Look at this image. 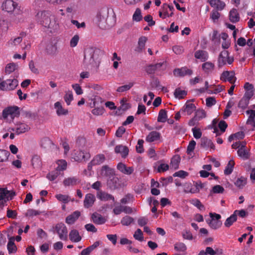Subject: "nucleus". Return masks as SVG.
Masks as SVG:
<instances>
[{"label": "nucleus", "mask_w": 255, "mask_h": 255, "mask_svg": "<svg viewBox=\"0 0 255 255\" xmlns=\"http://www.w3.org/2000/svg\"><path fill=\"white\" fill-rule=\"evenodd\" d=\"M2 9L7 12H11L14 10L15 8V4L13 1L11 0H6L2 4Z\"/></svg>", "instance_id": "16"}, {"label": "nucleus", "mask_w": 255, "mask_h": 255, "mask_svg": "<svg viewBox=\"0 0 255 255\" xmlns=\"http://www.w3.org/2000/svg\"><path fill=\"white\" fill-rule=\"evenodd\" d=\"M201 146L205 148L210 147L211 149L214 150L215 146L211 140L206 137H202L201 139Z\"/></svg>", "instance_id": "21"}, {"label": "nucleus", "mask_w": 255, "mask_h": 255, "mask_svg": "<svg viewBox=\"0 0 255 255\" xmlns=\"http://www.w3.org/2000/svg\"><path fill=\"white\" fill-rule=\"evenodd\" d=\"M41 213V212L37 211L32 209L27 210L25 215L26 217H33L34 216L39 215Z\"/></svg>", "instance_id": "62"}, {"label": "nucleus", "mask_w": 255, "mask_h": 255, "mask_svg": "<svg viewBox=\"0 0 255 255\" xmlns=\"http://www.w3.org/2000/svg\"><path fill=\"white\" fill-rule=\"evenodd\" d=\"M234 165L235 162L234 160H230L224 170V174L225 175H230L231 174L233 170Z\"/></svg>", "instance_id": "45"}, {"label": "nucleus", "mask_w": 255, "mask_h": 255, "mask_svg": "<svg viewBox=\"0 0 255 255\" xmlns=\"http://www.w3.org/2000/svg\"><path fill=\"white\" fill-rule=\"evenodd\" d=\"M30 129L29 125L17 122L15 125V128H10V129L13 131H15L17 134H21L28 131Z\"/></svg>", "instance_id": "9"}, {"label": "nucleus", "mask_w": 255, "mask_h": 255, "mask_svg": "<svg viewBox=\"0 0 255 255\" xmlns=\"http://www.w3.org/2000/svg\"><path fill=\"white\" fill-rule=\"evenodd\" d=\"M237 217L236 216V215L233 213L226 220L224 225L226 227L229 228L237 221Z\"/></svg>", "instance_id": "41"}, {"label": "nucleus", "mask_w": 255, "mask_h": 255, "mask_svg": "<svg viewBox=\"0 0 255 255\" xmlns=\"http://www.w3.org/2000/svg\"><path fill=\"white\" fill-rule=\"evenodd\" d=\"M104 108L102 107H98L92 111V113L95 116H101L104 112Z\"/></svg>", "instance_id": "64"}, {"label": "nucleus", "mask_w": 255, "mask_h": 255, "mask_svg": "<svg viewBox=\"0 0 255 255\" xmlns=\"http://www.w3.org/2000/svg\"><path fill=\"white\" fill-rule=\"evenodd\" d=\"M230 20L233 23L238 22L240 20L239 14L236 9H232L230 11Z\"/></svg>", "instance_id": "32"}, {"label": "nucleus", "mask_w": 255, "mask_h": 255, "mask_svg": "<svg viewBox=\"0 0 255 255\" xmlns=\"http://www.w3.org/2000/svg\"><path fill=\"white\" fill-rule=\"evenodd\" d=\"M237 153L244 160H247L250 158V153L247 148H239L237 151Z\"/></svg>", "instance_id": "37"}, {"label": "nucleus", "mask_w": 255, "mask_h": 255, "mask_svg": "<svg viewBox=\"0 0 255 255\" xmlns=\"http://www.w3.org/2000/svg\"><path fill=\"white\" fill-rule=\"evenodd\" d=\"M134 238L140 242L143 241V233L140 229H137L133 234Z\"/></svg>", "instance_id": "55"}, {"label": "nucleus", "mask_w": 255, "mask_h": 255, "mask_svg": "<svg viewBox=\"0 0 255 255\" xmlns=\"http://www.w3.org/2000/svg\"><path fill=\"white\" fill-rule=\"evenodd\" d=\"M102 171H105V175L111 178L112 177L115 175V171L114 169L110 168L108 165H104L102 167Z\"/></svg>", "instance_id": "33"}, {"label": "nucleus", "mask_w": 255, "mask_h": 255, "mask_svg": "<svg viewBox=\"0 0 255 255\" xmlns=\"http://www.w3.org/2000/svg\"><path fill=\"white\" fill-rule=\"evenodd\" d=\"M64 99L68 105L70 104L71 102L73 100L72 92L68 91L64 97Z\"/></svg>", "instance_id": "63"}, {"label": "nucleus", "mask_w": 255, "mask_h": 255, "mask_svg": "<svg viewBox=\"0 0 255 255\" xmlns=\"http://www.w3.org/2000/svg\"><path fill=\"white\" fill-rule=\"evenodd\" d=\"M46 51L49 55H55L58 51L56 43H50L46 46Z\"/></svg>", "instance_id": "28"}, {"label": "nucleus", "mask_w": 255, "mask_h": 255, "mask_svg": "<svg viewBox=\"0 0 255 255\" xmlns=\"http://www.w3.org/2000/svg\"><path fill=\"white\" fill-rule=\"evenodd\" d=\"M108 184L111 187L114 188H118L122 186V185L120 182V179L118 177H116L115 176H113L111 178H110V180L108 181Z\"/></svg>", "instance_id": "34"}, {"label": "nucleus", "mask_w": 255, "mask_h": 255, "mask_svg": "<svg viewBox=\"0 0 255 255\" xmlns=\"http://www.w3.org/2000/svg\"><path fill=\"white\" fill-rule=\"evenodd\" d=\"M80 180L76 177H71L65 178L63 180V184L65 186H74L80 182Z\"/></svg>", "instance_id": "22"}, {"label": "nucleus", "mask_w": 255, "mask_h": 255, "mask_svg": "<svg viewBox=\"0 0 255 255\" xmlns=\"http://www.w3.org/2000/svg\"><path fill=\"white\" fill-rule=\"evenodd\" d=\"M174 95L176 98L180 99L183 98L187 95V92L181 90L180 88H177L174 91Z\"/></svg>", "instance_id": "48"}, {"label": "nucleus", "mask_w": 255, "mask_h": 255, "mask_svg": "<svg viewBox=\"0 0 255 255\" xmlns=\"http://www.w3.org/2000/svg\"><path fill=\"white\" fill-rule=\"evenodd\" d=\"M220 80L223 82L228 81L231 84H234L237 78L234 71H225L221 75Z\"/></svg>", "instance_id": "8"}, {"label": "nucleus", "mask_w": 255, "mask_h": 255, "mask_svg": "<svg viewBox=\"0 0 255 255\" xmlns=\"http://www.w3.org/2000/svg\"><path fill=\"white\" fill-rule=\"evenodd\" d=\"M2 117L4 119L10 116L12 119L19 116V108L17 106H11L5 108L2 111Z\"/></svg>", "instance_id": "6"}, {"label": "nucleus", "mask_w": 255, "mask_h": 255, "mask_svg": "<svg viewBox=\"0 0 255 255\" xmlns=\"http://www.w3.org/2000/svg\"><path fill=\"white\" fill-rule=\"evenodd\" d=\"M191 203L200 210H205L204 206L201 203L199 200L197 199H193L191 200Z\"/></svg>", "instance_id": "61"}, {"label": "nucleus", "mask_w": 255, "mask_h": 255, "mask_svg": "<svg viewBox=\"0 0 255 255\" xmlns=\"http://www.w3.org/2000/svg\"><path fill=\"white\" fill-rule=\"evenodd\" d=\"M61 174V172L58 171V169H56L54 171L49 173L46 177L50 181H54L57 177Z\"/></svg>", "instance_id": "46"}, {"label": "nucleus", "mask_w": 255, "mask_h": 255, "mask_svg": "<svg viewBox=\"0 0 255 255\" xmlns=\"http://www.w3.org/2000/svg\"><path fill=\"white\" fill-rule=\"evenodd\" d=\"M9 22L4 19L0 20V28L4 32L7 31L9 27Z\"/></svg>", "instance_id": "56"}, {"label": "nucleus", "mask_w": 255, "mask_h": 255, "mask_svg": "<svg viewBox=\"0 0 255 255\" xmlns=\"http://www.w3.org/2000/svg\"><path fill=\"white\" fill-rule=\"evenodd\" d=\"M117 168L121 173L128 175L131 174L134 171L133 167H128L122 162H119Z\"/></svg>", "instance_id": "11"}, {"label": "nucleus", "mask_w": 255, "mask_h": 255, "mask_svg": "<svg viewBox=\"0 0 255 255\" xmlns=\"http://www.w3.org/2000/svg\"><path fill=\"white\" fill-rule=\"evenodd\" d=\"M134 221V219L131 217L126 216L123 217L121 220V224L123 226H129Z\"/></svg>", "instance_id": "50"}, {"label": "nucleus", "mask_w": 255, "mask_h": 255, "mask_svg": "<svg viewBox=\"0 0 255 255\" xmlns=\"http://www.w3.org/2000/svg\"><path fill=\"white\" fill-rule=\"evenodd\" d=\"M58 166L56 168V169H58V171L60 172L65 170L67 167V162L64 160H59L57 162Z\"/></svg>", "instance_id": "52"}, {"label": "nucleus", "mask_w": 255, "mask_h": 255, "mask_svg": "<svg viewBox=\"0 0 255 255\" xmlns=\"http://www.w3.org/2000/svg\"><path fill=\"white\" fill-rule=\"evenodd\" d=\"M206 112L203 109H198L196 111L194 117L198 120L206 117Z\"/></svg>", "instance_id": "53"}, {"label": "nucleus", "mask_w": 255, "mask_h": 255, "mask_svg": "<svg viewBox=\"0 0 255 255\" xmlns=\"http://www.w3.org/2000/svg\"><path fill=\"white\" fill-rule=\"evenodd\" d=\"M211 228L214 230H217L220 228L222 225L221 221H216L214 218L209 219L206 221Z\"/></svg>", "instance_id": "29"}, {"label": "nucleus", "mask_w": 255, "mask_h": 255, "mask_svg": "<svg viewBox=\"0 0 255 255\" xmlns=\"http://www.w3.org/2000/svg\"><path fill=\"white\" fill-rule=\"evenodd\" d=\"M147 40L145 36L140 37L138 41L137 46L135 48V51L137 53H141L144 49L145 44Z\"/></svg>", "instance_id": "18"}, {"label": "nucleus", "mask_w": 255, "mask_h": 255, "mask_svg": "<svg viewBox=\"0 0 255 255\" xmlns=\"http://www.w3.org/2000/svg\"><path fill=\"white\" fill-rule=\"evenodd\" d=\"M195 57L200 59L201 61H205L208 58V54L207 52L204 50H198L195 52L194 54Z\"/></svg>", "instance_id": "26"}, {"label": "nucleus", "mask_w": 255, "mask_h": 255, "mask_svg": "<svg viewBox=\"0 0 255 255\" xmlns=\"http://www.w3.org/2000/svg\"><path fill=\"white\" fill-rule=\"evenodd\" d=\"M10 153L4 149H0V162H6L8 160Z\"/></svg>", "instance_id": "43"}, {"label": "nucleus", "mask_w": 255, "mask_h": 255, "mask_svg": "<svg viewBox=\"0 0 255 255\" xmlns=\"http://www.w3.org/2000/svg\"><path fill=\"white\" fill-rule=\"evenodd\" d=\"M90 155L88 152H85L83 151H77L74 155V159L77 161H82V160H86L89 159Z\"/></svg>", "instance_id": "14"}, {"label": "nucleus", "mask_w": 255, "mask_h": 255, "mask_svg": "<svg viewBox=\"0 0 255 255\" xmlns=\"http://www.w3.org/2000/svg\"><path fill=\"white\" fill-rule=\"evenodd\" d=\"M115 152L121 154L123 158H126L128 154L129 150L126 146L118 145L115 147Z\"/></svg>", "instance_id": "13"}, {"label": "nucleus", "mask_w": 255, "mask_h": 255, "mask_svg": "<svg viewBox=\"0 0 255 255\" xmlns=\"http://www.w3.org/2000/svg\"><path fill=\"white\" fill-rule=\"evenodd\" d=\"M52 144V141L48 137H46L42 138L40 142L41 147L44 148L50 147Z\"/></svg>", "instance_id": "40"}, {"label": "nucleus", "mask_w": 255, "mask_h": 255, "mask_svg": "<svg viewBox=\"0 0 255 255\" xmlns=\"http://www.w3.org/2000/svg\"><path fill=\"white\" fill-rule=\"evenodd\" d=\"M70 240L72 242L77 243L81 240V237L80 236L79 232L75 229L72 230L69 233Z\"/></svg>", "instance_id": "24"}, {"label": "nucleus", "mask_w": 255, "mask_h": 255, "mask_svg": "<svg viewBox=\"0 0 255 255\" xmlns=\"http://www.w3.org/2000/svg\"><path fill=\"white\" fill-rule=\"evenodd\" d=\"M96 198L94 195L91 193L87 194L85 195V199L84 200V206L86 208H89L93 206Z\"/></svg>", "instance_id": "12"}, {"label": "nucleus", "mask_w": 255, "mask_h": 255, "mask_svg": "<svg viewBox=\"0 0 255 255\" xmlns=\"http://www.w3.org/2000/svg\"><path fill=\"white\" fill-rule=\"evenodd\" d=\"M233 61V57H229L228 51L224 50L222 51L219 54L218 59V65L220 68L226 65L227 63L229 64H231Z\"/></svg>", "instance_id": "5"}, {"label": "nucleus", "mask_w": 255, "mask_h": 255, "mask_svg": "<svg viewBox=\"0 0 255 255\" xmlns=\"http://www.w3.org/2000/svg\"><path fill=\"white\" fill-rule=\"evenodd\" d=\"M249 100L245 98L244 97H243V98L239 101L238 105V107L239 108H241L243 110H245L248 107V105L249 104Z\"/></svg>", "instance_id": "49"}, {"label": "nucleus", "mask_w": 255, "mask_h": 255, "mask_svg": "<svg viewBox=\"0 0 255 255\" xmlns=\"http://www.w3.org/2000/svg\"><path fill=\"white\" fill-rule=\"evenodd\" d=\"M25 35L23 33L20 34V36L13 39H11L8 42V45L9 46H16L20 44L22 40V37Z\"/></svg>", "instance_id": "36"}, {"label": "nucleus", "mask_w": 255, "mask_h": 255, "mask_svg": "<svg viewBox=\"0 0 255 255\" xmlns=\"http://www.w3.org/2000/svg\"><path fill=\"white\" fill-rule=\"evenodd\" d=\"M97 197L99 199L102 201H108L110 200L114 201V196L102 191H100L98 192Z\"/></svg>", "instance_id": "27"}, {"label": "nucleus", "mask_w": 255, "mask_h": 255, "mask_svg": "<svg viewBox=\"0 0 255 255\" xmlns=\"http://www.w3.org/2000/svg\"><path fill=\"white\" fill-rule=\"evenodd\" d=\"M102 51L95 47H90L86 48L84 52V62L86 65L93 64L98 60L99 55Z\"/></svg>", "instance_id": "3"}, {"label": "nucleus", "mask_w": 255, "mask_h": 255, "mask_svg": "<svg viewBox=\"0 0 255 255\" xmlns=\"http://www.w3.org/2000/svg\"><path fill=\"white\" fill-rule=\"evenodd\" d=\"M81 213L78 211L74 212L72 214L68 215L65 219V222L69 225H72L75 223V222L79 218L80 216Z\"/></svg>", "instance_id": "15"}, {"label": "nucleus", "mask_w": 255, "mask_h": 255, "mask_svg": "<svg viewBox=\"0 0 255 255\" xmlns=\"http://www.w3.org/2000/svg\"><path fill=\"white\" fill-rule=\"evenodd\" d=\"M53 232L56 233L60 239L66 241L68 239V231L66 226L62 223L57 224L53 227Z\"/></svg>", "instance_id": "4"}, {"label": "nucleus", "mask_w": 255, "mask_h": 255, "mask_svg": "<svg viewBox=\"0 0 255 255\" xmlns=\"http://www.w3.org/2000/svg\"><path fill=\"white\" fill-rule=\"evenodd\" d=\"M17 65L12 63H9L6 65L5 67V72L7 74H10L12 72H13L16 69Z\"/></svg>", "instance_id": "59"}, {"label": "nucleus", "mask_w": 255, "mask_h": 255, "mask_svg": "<svg viewBox=\"0 0 255 255\" xmlns=\"http://www.w3.org/2000/svg\"><path fill=\"white\" fill-rule=\"evenodd\" d=\"M202 68L205 73H209L214 69L215 65L211 62H206L202 64Z\"/></svg>", "instance_id": "35"}, {"label": "nucleus", "mask_w": 255, "mask_h": 255, "mask_svg": "<svg viewBox=\"0 0 255 255\" xmlns=\"http://www.w3.org/2000/svg\"><path fill=\"white\" fill-rule=\"evenodd\" d=\"M133 86V84L132 83H129L128 85H125L118 87L117 91L118 92H124L129 90Z\"/></svg>", "instance_id": "58"}, {"label": "nucleus", "mask_w": 255, "mask_h": 255, "mask_svg": "<svg viewBox=\"0 0 255 255\" xmlns=\"http://www.w3.org/2000/svg\"><path fill=\"white\" fill-rule=\"evenodd\" d=\"M7 250L9 254L15 253L17 250V248L14 243V238H9V241L7 245Z\"/></svg>", "instance_id": "39"}, {"label": "nucleus", "mask_w": 255, "mask_h": 255, "mask_svg": "<svg viewBox=\"0 0 255 255\" xmlns=\"http://www.w3.org/2000/svg\"><path fill=\"white\" fill-rule=\"evenodd\" d=\"M162 65V63H157L154 65L151 64L147 66L145 68V71L149 74H154L155 71L159 69Z\"/></svg>", "instance_id": "30"}, {"label": "nucleus", "mask_w": 255, "mask_h": 255, "mask_svg": "<svg viewBox=\"0 0 255 255\" xmlns=\"http://www.w3.org/2000/svg\"><path fill=\"white\" fill-rule=\"evenodd\" d=\"M54 107L56 109V114L58 116L66 115L68 113V111L63 108L61 104L59 102L55 103Z\"/></svg>", "instance_id": "31"}, {"label": "nucleus", "mask_w": 255, "mask_h": 255, "mask_svg": "<svg viewBox=\"0 0 255 255\" xmlns=\"http://www.w3.org/2000/svg\"><path fill=\"white\" fill-rule=\"evenodd\" d=\"M167 119V111L164 109L161 110L158 114L157 121L161 123H165Z\"/></svg>", "instance_id": "42"}, {"label": "nucleus", "mask_w": 255, "mask_h": 255, "mask_svg": "<svg viewBox=\"0 0 255 255\" xmlns=\"http://www.w3.org/2000/svg\"><path fill=\"white\" fill-rule=\"evenodd\" d=\"M174 249L177 252H184L186 251L187 247L183 243H177L174 245Z\"/></svg>", "instance_id": "51"}, {"label": "nucleus", "mask_w": 255, "mask_h": 255, "mask_svg": "<svg viewBox=\"0 0 255 255\" xmlns=\"http://www.w3.org/2000/svg\"><path fill=\"white\" fill-rule=\"evenodd\" d=\"M180 160L181 158L179 155H174L171 160V162L170 164V167L174 169H177L178 168Z\"/></svg>", "instance_id": "38"}, {"label": "nucleus", "mask_w": 255, "mask_h": 255, "mask_svg": "<svg viewBox=\"0 0 255 255\" xmlns=\"http://www.w3.org/2000/svg\"><path fill=\"white\" fill-rule=\"evenodd\" d=\"M235 185L239 188L243 187L247 184V179L244 177L237 178L234 182Z\"/></svg>", "instance_id": "44"}, {"label": "nucleus", "mask_w": 255, "mask_h": 255, "mask_svg": "<svg viewBox=\"0 0 255 255\" xmlns=\"http://www.w3.org/2000/svg\"><path fill=\"white\" fill-rule=\"evenodd\" d=\"M18 84L15 79H7L0 83V89L2 90H13Z\"/></svg>", "instance_id": "7"}, {"label": "nucleus", "mask_w": 255, "mask_h": 255, "mask_svg": "<svg viewBox=\"0 0 255 255\" xmlns=\"http://www.w3.org/2000/svg\"><path fill=\"white\" fill-rule=\"evenodd\" d=\"M193 73L192 70L188 69L186 67H183L181 68L174 69L173 74L176 76L183 77L186 75H191Z\"/></svg>", "instance_id": "10"}, {"label": "nucleus", "mask_w": 255, "mask_h": 255, "mask_svg": "<svg viewBox=\"0 0 255 255\" xmlns=\"http://www.w3.org/2000/svg\"><path fill=\"white\" fill-rule=\"evenodd\" d=\"M56 198L58 201L62 202L64 203H67L70 201V197L66 195L57 194L56 195Z\"/></svg>", "instance_id": "54"}, {"label": "nucleus", "mask_w": 255, "mask_h": 255, "mask_svg": "<svg viewBox=\"0 0 255 255\" xmlns=\"http://www.w3.org/2000/svg\"><path fill=\"white\" fill-rule=\"evenodd\" d=\"M91 218L93 222L97 225L104 224L106 221V219L104 217L97 213H94L92 215Z\"/></svg>", "instance_id": "17"}, {"label": "nucleus", "mask_w": 255, "mask_h": 255, "mask_svg": "<svg viewBox=\"0 0 255 255\" xmlns=\"http://www.w3.org/2000/svg\"><path fill=\"white\" fill-rule=\"evenodd\" d=\"M209 2L212 7H215L219 10L223 9L226 5L225 2L220 0H211Z\"/></svg>", "instance_id": "25"}, {"label": "nucleus", "mask_w": 255, "mask_h": 255, "mask_svg": "<svg viewBox=\"0 0 255 255\" xmlns=\"http://www.w3.org/2000/svg\"><path fill=\"white\" fill-rule=\"evenodd\" d=\"M31 164L34 167H38L41 165V160L37 155L33 156L31 159Z\"/></svg>", "instance_id": "57"}, {"label": "nucleus", "mask_w": 255, "mask_h": 255, "mask_svg": "<svg viewBox=\"0 0 255 255\" xmlns=\"http://www.w3.org/2000/svg\"><path fill=\"white\" fill-rule=\"evenodd\" d=\"M132 19L136 21H139L142 19L141 14V10L139 8H137L132 16Z\"/></svg>", "instance_id": "60"}, {"label": "nucleus", "mask_w": 255, "mask_h": 255, "mask_svg": "<svg viewBox=\"0 0 255 255\" xmlns=\"http://www.w3.org/2000/svg\"><path fill=\"white\" fill-rule=\"evenodd\" d=\"M109 9L103 8L98 13L97 22L100 28L109 29L114 25L115 19L113 16H109Z\"/></svg>", "instance_id": "2"}, {"label": "nucleus", "mask_w": 255, "mask_h": 255, "mask_svg": "<svg viewBox=\"0 0 255 255\" xmlns=\"http://www.w3.org/2000/svg\"><path fill=\"white\" fill-rule=\"evenodd\" d=\"M105 159V156L103 154H99L93 158L90 163L92 165H100L103 163Z\"/></svg>", "instance_id": "20"}, {"label": "nucleus", "mask_w": 255, "mask_h": 255, "mask_svg": "<svg viewBox=\"0 0 255 255\" xmlns=\"http://www.w3.org/2000/svg\"><path fill=\"white\" fill-rule=\"evenodd\" d=\"M36 20L50 32L57 31L60 27L58 19L48 11H38L36 16Z\"/></svg>", "instance_id": "1"}, {"label": "nucleus", "mask_w": 255, "mask_h": 255, "mask_svg": "<svg viewBox=\"0 0 255 255\" xmlns=\"http://www.w3.org/2000/svg\"><path fill=\"white\" fill-rule=\"evenodd\" d=\"M195 189L191 188L189 191L184 190L185 192H191L192 193H198L200 191V189H202L204 187V184L201 183L200 181H197L195 183Z\"/></svg>", "instance_id": "47"}, {"label": "nucleus", "mask_w": 255, "mask_h": 255, "mask_svg": "<svg viewBox=\"0 0 255 255\" xmlns=\"http://www.w3.org/2000/svg\"><path fill=\"white\" fill-rule=\"evenodd\" d=\"M196 108V107L194 104L188 101L186 103L183 108L184 112L186 113L188 115H190L195 111Z\"/></svg>", "instance_id": "23"}, {"label": "nucleus", "mask_w": 255, "mask_h": 255, "mask_svg": "<svg viewBox=\"0 0 255 255\" xmlns=\"http://www.w3.org/2000/svg\"><path fill=\"white\" fill-rule=\"evenodd\" d=\"M160 137V134L156 131H152L149 133L146 137V141L148 142H152L159 139Z\"/></svg>", "instance_id": "19"}]
</instances>
